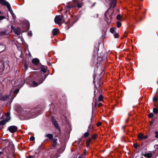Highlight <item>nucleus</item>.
<instances>
[{"instance_id": "nucleus-1", "label": "nucleus", "mask_w": 158, "mask_h": 158, "mask_svg": "<svg viewBox=\"0 0 158 158\" xmlns=\"http://www.w3.org/2000/svg\"><path fill=\"white\" fill-rule=\"evenodd\" d=\"M98 75H95L94 77V83L95 85V89L94 91V95L97 96L99 95V97L97 101L101 102L103 100V97L101 95L102 92V90L101 88V85L100 83V80L101 77H98Z\"/></svg>"}, {"instance_id": "nucleus-2", "label": "nucleus", "mask_w": 158, "mask_h": 158, "mask_svg": "<svg viewBox=\"0 0 158 158\" xmlns=\"http://www.w3.org/2000/svg\"><path fill=\"white\" fill-rule=\"evenodd\" d=\"M64 150V147H61L56 151L55 148L52 149L50 150L51 153L50 156L52 158H57L60 156V154L62 153Z\"/></svg>"}, {"instance_id": "nucleus-3", "label": "nucleus", "mask_w": 158, "mask_h": 158, "mask_svg": "<svg viewBox=\"0 0 158 158\" xmlns=\"http://www.w3.org/2000/svg\"><path fill=\"white\" fill-rule=\"evenodd\" d=\"M54 21L55 23L60 26L61 25L62 23L64 21L63 16L62 15H57L55 17Z\"/></svg>"}, {"instance_id": "nucleus-4", "label": "nucleus", "mask_w": 158, "mask_h": 158, "mask_svg": "<svg viewBox=\"0 0 158 158\" xmlns=\"http://www.w3.org/2000/svg\"><path fill=\"white\" fill-rule=\"evenodd\" d=\"M116 30V28L115 27H112L110 29L109 31L113 35L115 38H118L119 37V35Z\"/></svg>"}, {"instance_id": "nucleus-5", "label": "nucleus", "mask_w": 158, "mask_h": 158, "mask_svg": "<svg viewBox=\"0 0 158 158\" xmlns=\"http://www.w3.org/2000/svg\"><path fill=\"white\" fill-rule=\"evenodd\" d=\"M0 3L3 5L6 6L9 10H10V4L5 0H0Z\"/></svg>"}, {"instance_id": "nucleus-6", "label": "nucleus", "mask_w": 158, "mask_h": 158, "mask_svg": "<svg viewBox=\"0 0 158 158\" xmlns=\"http://www.w3.org/2000/svg\"><path fill=\"white\" fill-rule=\"evenodd\" d=\"M83 5V2H81L80 3H79L78 2L77 5H68V6H66V7H68V8H71L73 7H77L78 8H81L82 6Z\"/></svg>"}, {"instance_id": "nucleus-7", "label": "nucleus", "mask_w": 158, "mask_h": 158, "mask_svg": "<svg viewBox=\"0 0 158 158\" xmlns=\"http://www.w3.org/2000/svg\"><path fill=\"white\" fill-rule=\"evenodd\" d=\"M8 130L10 132L14 133L17 130V128L16 126H12L9 127L8 128Z\"/></svg>"}, {"instance_id": "nucleus-8", "label": "nucleus", "mask_w": 158, "mask_h": 158, "mask_svg": "<svg viewBox=\"0 0 158 158\" xmlns=\"http://www.w3.org/2000/svg\"><path fill=\"white\" fill-rule=\"evenodd\" d=\"M10 96L7 95H4L1 94H0V100L2 101H5L8 100L10 98Z\"/></svg>"}, {"instance_id": "nucleus-9", "label": "nucleus", "mask_w": 158, "mask_h": 158, "mask_svg": "<svg viewBox=\"0 0 158 158\" xmlns=\"http://www.w3.org/2000/svg\"><path fill=\"white\" fill-rule=\"evenodd\" d=\"M116 0H109V6L110 7L114 8L116 6Z\"/></svg>"}, {"instance_id": "nucleus-10", "label": "nucleus", "mask_w": 158, "mask_h": 158, "mask_svg": "<svg viewBox=\"0 0 158 158\" xmlns=\"http://www.w3.org/2000/svg\"><path fill=\"white\" fill-rule=\"evenodd\" d=\"M46 76H45L44 80H42L41 81H40L39 82V83H38L34 81H33L31 84V86H32L33 87H36V86H37L39 85L42 83L43 82V81L46 78Z\"/></svg>"}, {"instance_id": "nucleus-11", "label": "nucleus", "mask_w": 158, "mask_h": 158, "mask_svg": "<svg viewBox=\"0 0 158 158\" xmlns=\"http://www.w3.org/2000/svg\"><path fill=\"white\" fill-rule=\"evenodd\" d=\"M60 32L59 29L55 28L53 29L52 31V33L53 36H55L58 35Z\"/></svg>"}, {"instance_id": "nucleus-12", "label": "nucleus", "mask_w": 158, "mask_h": 158, "mask_svg": "<svg viewBox=\"0 0 158 158\" xmlns=\"http://www.w3.org/2000/svg\"><path fill=\"white\" fill-rule=\"evenodd\" d=\"M109 16V9L105 12L104 14V19L106 22L108 23L109 20H108V16Z\"/></svg>"}, {"instance_id": "nucleus-13", "label": "nucleus", "mask_w": 158, "mask_h": 158, "mask_svg": "<svg viewBox=\"0 0 158 158\" xmlns=\"http://www.w3.org/2000/svg\"><path fill=\"white\" fill-rule=\"evenodd\" d=\"M45 137L47 138V139L52 140L53 138V135L52 134H48L46 135Z\"/></svg>"}, {"instance_id": "nucleus-14", "label": "nucleus", "mask_w": 158, "mask_h": 158, "mask_svg": "<svg viewBox=\"0 0 158 158\" xmlns=\"http://www.w3.org/2000/svg\"><path fill=\"white\" fill-rule=\"evenodd\" d=\"M32 62L35 65H37L39 62V60L37 58H34L32 59Z\"/></svg>"}, {"instance_id": "nucleus-15", "label": "nucleus", "mask_w": 158, "mask_h": 158, "mask_svg": "<svg viewBox=\"0 0 158 158\" xmlns=\"http://www.w3.org/2000/svg\"><path fill=\"white\" fill-rule=\"evenodd\" d=\"M91 124H92V123ZM88 131L91 132H93L94 131V127L92 124H91L89 126Z\"/></svg>"}, {"instance_id": "nucleus-16", "label": "nucleus", "mask_w": 158, "mask_h": 158, "mask_svg": "<svg viewBox=\"0 0 158 158\" xmlns=\"http://www.w3.org/2000/svg\"><path fill=\"white\" fill-rule=\"evenodd\" d=\"M99 102L97 100H96L95 103V106L100 107L102 106V104L101 102Z\"/></svg>"}, {"instance_id": "nucleus-17", "label": "nucleus", "mask_w": 158, "mask_h": 158, "mask_svg": "<svg viewBox=\"0 0 158 158\" xmlns=\"http://www.w3.org/2000/svg\"><path fill=\"white\" fill-rule=\"evenodd\" d=\"M79 2V0H74L72 2L69 3L68 5H76Z\"/></svg>"}, {"instance_id": "nucleus-18", "label": "nucleus", "mask_w": 158, "mask_h": 158, "mask_svg": "<svg viewBox=\"0 0 158 158\" xmlns=\"http://www.w3.org/2000/svg\"><path fill=\"white\" fill-rule=\"evenodd\" d=\"M41 70L44 73H45L48 70V68L47 66H44L42 68Z\"/></svg>"}, {"instance_id": "nucleus-19", "label": "nucleus", "mask_w": 158, "mask_h": 158, "mask_svg": "<svg viewBox=\"0 0 158 158\" xmlns=\"http://www.w3.org/2000/svg\"><path fill=\"white\" fill-rule=\"evenodd\" d=\"M152 155H153L152 153H148L145 155L144 156L148 158H151L152 156Z\"/></svg>"}, {"instance_id": "nucleus-20", "label": "nucleus", "mask_w": 158, "mask_h": 158, "mask_svg": "<svg viewBox=\"0 0 158 158\" xmlns=\"http://www.w3.org/2000/svg\"><path fill=\"white\" fill-rule=\"evenodd\" d=\"M0 35L2 36L7 35L8 34V33L6 31H2L0 33Z\"/></svg>"}, {"instance_id": "nucleus-21", "label": "nucleus", "mask_w": 158, "mask_h": 158, "mask_svg": "<svg viewBox=\"0 0 158 158\" xmlns=\"http://www.w3.org/2000/svg\"><path fill=\"white\" fill-rule=\"evenodd\" d=\"M91 141H92V140L90 139H88V140H87L86 141V144H87L86 147H89V145H90V143L91 142Z\"/></svg>"}, {"instance_id": "nucleus-22", "label": "nucleus", "mask_w": 158, "mask_h": 158, "mask_svg": "<svg viewBox=\"0 0 158 158\" xmlns=\"http://www.w3.org/2000/svg\"><path fill=\"white\" fill-rule=\"evenodd\" d=\"M143 134L140 133L138 136V137L140 139H143Z\"/></svg>"}, {"instance_id": "nucleus-23", "label": "nucleus", "mask_w": 158, "mask_h": 158, "mask_svg": "<svg viewBox=\"0 0 158 158\" xmlns=\"http://www.w3.org/2000/svg\"><path fill=\"white\" fill-rule=\"evenodd\" d=\"M116 18L117 20L122 21L123 20L122 19V16L120 15H118L117 17Z\"/></svg>"}, {"instance_id": "nucleus-24", "label": "nucleus", "mask_w": 158, "mask_h": 158, "mask_svg": "<svg viewBox=\"0 0 158 158\" xmlns=\"http://www.w3.org/2000/svg\"><path fill=\"white\" fill-rule=\"evenodd\" d=\"M52 123H53L54 126L56 127H58V125L57 122L55 120H53Z\"/></svg>"}, {"instance_id": "nucleus-25", "label": "nucleus", "mask_w": 158, "mask_h": 158, "mask_svg": "<svg viewBox=\"0 0 158 158\" xmlns=\"http://www.w3.org/2000/svg\"><path fill=\"white\" fill-rule=\"evenodd\" d=\"M15 33V34L17 35H19L20 34V31L19 30L18 31V29H16L14 30Z\"/></svg>"}, {"instance_id": "nucleus-26", "label": "nucleus", "mask_w": 158, "mask_h": 158, "mask_svg": "<svg viewBox=\"0 0 158 158\" xmlns=\"http://www.w3.org/2000/svg\"><path fill=\"white\" fill-rule=\"evenodd\" d=\"M153 111L154 113L157 114L158 112V109L156 108H153Z\"/></svg>"}, {"instance_id": "nucleus-27", "label": "nucleus", "mask_w": 158, "mask_h": 158, "mask_svg": "<svg viewBox=\"0 0 158 158\" xmlns=\"http://www.w3.org/2000/svg\"><path fill=\"white\" fill-rule=\"evenodd\" d=\"M92 137L93 139H97L98 137V135L96 134H94L92 135Z\"/></svg>"}, {"instance_id": "nucleus-28", "label": "nucleus", "mask_w": 158, "mask_h": 158, "mask_svg": "<svg viewBox=\"0 0 158 158\" xmlns=\"http://www.w3.org/2000/svg\"><path fill=\"white\" fill-rule=\"evenodd\" d=\"M6 122L4 120H3L0 121V125H5Z\"/></svg>"}, {"instance_id": "nucleus-29", "label": "nucleus", "mask_w": 158, "mask_h": 158, "mask_svg": "<svg viewBox=\"0 0 158 158\" xmlns=\"http://www.w3.org/2000/svg\"><path fill=\"white\" fill-rule=\"evenodd\" d=\"M121 23L119 22L118 21L117 22V27H120L121 26Z\"/></svg>"}, {"instance_id": "nucleus-30", "label": "nucleus", "mask_w": 158, "mask_h": 158, "mask_svg": "<svg viewBox=\"0 0 158 158\" xmlns=\"http://www.w3.org/2000/svg\"><path fill=\"white\" fill-rule=\"evenodd\" d=\"M83 135L85 137H86L89 135V133L88 132H86L84 133Z\"/></svg>"}, {"instance_id": "nucleus-31", "label": "nucleus", "mask_w": 158, "mask_h": 158, "mask_svg": "<svg viewBox=\"0 0 158 158\" xmlns=\"http://www.w3.org/2000/svg\"><path fill=\"white\" fill-rule=\"evenodd\" d=\"M6 117H8V120H9L10 119V113L9 112H7L6 114Z\"/></svg>"}, {"instance_id": "nucleus-32", "label": "nucleus", "mask_w": 158, "mask_h": 158, "mask_svg": "<svg viewBox=\"0 0 158 158\" xmlns=\"http://www.w3.org/2000/svg\"><path fill=\"white\" fill-rule=\"evenodd\" d=\"M51 140L53 143H57L56 141L57 140V139L56 138H53Z\"/></svg>"}, {"instance_id": "nucleus-33", "label": "nucleus", "mask_w": 158, "mask_h": 158, "mask_svg": "<svg viewBox=\"0 0 158 158\" xmlns=\"http://www.w3.org/2000/svg\"><path fill=\"white\" fill-rule=\"evenodd\" d=\"M153 114L152 113H150L148 114V116L149 118H152L153 117Z\"/></svg>"}, {"instance_id": "nucleus-34", "label": "nucleus", "mask_w": 158, "mask_h": 158, "mask_svg": "<svg viewBox=\"0 0 158 158\" xmlns=\"http://www.w3.org/2000/svg\"><path fill=\"white\" fill-rule=\"evenodd\" d=\"M155 133L156 135H155V138H158V131H156L155 132Z\"/></svg>"}, {"instance_id": "nucleus-35", "label": "nucleus", "mask_w": 158, "mask_h": 158, "mask_svg": "<svg viewBox=\"0 0 158 158\" xmlns=\"http://www.w3.org/2000/svg\"><path fill=\"white\" fill-rule=\"evenodd\" d=\"M102 124V123L101 122H99L97 124V126L98 127L100 126H101Z\"/></svg>"}, {"instance_id": "nucleus-36", "label": "nucleus", "mask_w": 158, "mask_h": 158, "mask_svg": "<svg viewBox=\"0 0 158 158\" xmlns=\"http://www.w3.org/2000/svg\"><path fill=\"white\" fill-rule=\"evenodd\" d=\"M30 139V140L32 141L35 140V138L33 136H31Z\"/></svg>"}, {"instance_id": "nucleus-37", "label": "nucleus", "mask_w": 158, "mask_h": 158, "mask_svg": "<svg viewBox=\"0 0 158 158\" xmlns=\"http://www.w3.org/2000/svg\"><path fill=\"white\" fill-rule=\"evenodd\" d=\"M153 100L154 102H156L157 100V98L155 97H154L153 98Z\"/></svg>"}, {"instance_id": "nucleus-38", "label": "nucleus", "mask_w": 158, "mask_h": 158, "mask_svg": "<svg viewBox=\"0 0 158 158\" xmlns=\"http://www.w3.org/2000/svg\"><path fill=\"white\" fill-rule=\"evenodd\" d=\"M5 18V17L3 16H0V20H2Z\"/></svg>"}, {"instance_id": "nucleus-39", "label": "nucleus", "mask_w": 158, "mask_h": 158, "mask_svg": "<svg viewBox=\"0 0 158 158\" xmlns=\"http://www.w3.org/2000/svg\"><path fill=\"white\" fill-rule=\"evenodd\" d=\"M57 143H53L52 146L54 147H55Z\"/></svg>"}, {"instance_id": "nucleus-40", "label": "nucleus", "mask_w": 158, "mask_h": 158, "mask_svg": "<svg viewBox=\"0 0 158 158\" xmlns=\"http://www.w3.org/2000/svg\"><path fill=\"white\" fill-rule=\"evenodd\" d=\"M24 67L25 68V69L26 70L27 69V66L26 64H25L24 65Z\"/></svg>"}, {"instance_id": "nucleus-41", "label": "nucleus", "mask_w": 158, "mask_h": 158, "mask_svg": "<svg viewBox=\"0 0 158 158\" xmlns=\"http://www.w3.org/2000/svg\"><path fill=\"white\" fill-rule=\"evenodd\" d=\"M8 117H6V118L5 119V120H5V122H6H6H8V121H9V120H8Z\"/></svg>"}, {"instance_id": "nucleus-42", "label": "nucleus", "mask_w": 158, "mask_h": 158, "mask_svg": "<svg viewBox=\"0 0 158 158\" xmlns=\"http://www.w3.org/2000/svg\"><path fill=\"white\" fill-rule=\"evenodd\" d=\"M127 32L126 31H125L124 33V37H127Z\"/></svg>"}, {"instance_id": "nucleus-43", "label": "nucleus", "mask_w": 158, "mask_h": 158, "mask_svg": "<svg viewBox=\"0 0 158 158\" xmlns=\"http://www.w3.org/2000/svg\"><path fill=\"white\" fill-rule=\"evenodd\" d=\"M79 158H85V157L83 156V155L81 154Z\"/></svg>"}, {"instance_id": "nucleus-44", "label": "nucleus", "mask_w": 158, "mask_h": 158, "mask_svg": "<svg viewBox=\"0 0 158 158\" xmlns=\"http://www.w3.org/2000/svg\"><path fill=\"white\" fill-rule=\"evenodd\" d=\"M86 151L85 150V152H84V153L82 154L83 155V156H84L86 154Z\"/></svg>"}, {"instance_id": "nucleus-45", "label": "nucleus", "mask_w": 158, "mask_h": 158, "mask_svg": "<svg viewBox=\"0 0 158 158\" xmlns=\"http://www.w3.org/2000/svg\"><path fill=\"white\" fill-rule=\"evenodd\" d=\"M134 148H137L138 147L137 145V144H134Z\"/></svg>"}, {"instance_id": "nucleus-46", "label": "nucleus", "mask_w": 158, "mask_h": 158, "mask_svg": "<svg viewBox=\"0 0 158 158\" xmlns=\"http://www.w3.org/2000/svg\"><path fill=\"white\" fill-rule=\"evenodd\" d=\"M9 11H10V12L11 14L12 15H13V14H14V13L13 11L12 10H11V8L10 9V10H9Z\"/></svg>"}, {"instance_id": "nucleus-47", "label": "nucleus", "mask_w": 158, "mask_h": 158, "mask_svg": "<svg viewBox=\"0 0 158 158\" xmlns=\"http://www.w3.org/2000/svg\"><path fill=\"white\" fill-rule=\"evenodd\" d=\"M13 14V15H12V16L13 18L14 19H15L16 18V16L14 14Z\"/></svg>"}, {"instance_id": "nucleus-48", "label": "nucleus", "mask_w": 158, "mask_h": 158, "mask_svg": "<svg viewBox=\"0 0 158 158\" xmlns=\"http://www.w3.org/2000/svg\"><path fill=\"white\" fill-rule=\"evenodd\" d=\"M147 137H148V136L147 135H145L144 136L143 135V139H146L147 138Z\"/></svg>"}, {"instance_id": "nucleus-49", "label": "nucleus", "mask_w": 158, "mask_h": 158, "mask_svg": "<svg viewBox=\"0 0 158 158\" xmlns=\"http://www.w3.org/2000/svg\"><path fill=\"white\" fill-rule=\"evenodd\" d=\"M19 91L18 89H17L15 91V93L17 94L19 92Z\"/></svg>"}, {"instance_id": "nucleus-50", "label": "nucleus", "mask_w": 158, "mask_h": 158, "mask_svg": "<svg viewBox=\"0 0 158 158\" xmlns=\"http://www.w3.org/2000/svg\"><path fill=\"white\" fill-rule=\"evenodd\" d=\"M28 34L29 35L31 36L32 35V34L31 32H28Z\"/></svg>"}, {"instance_id": "nucleus-51", "label": "nucleus", "mask_w": 158, "mask_h": 158, "mask_svg": "<svg viewBox=\"0 0 158 158\" xmlns=\"http://www.w3.org/2000/svg\"><path fill=\"white\" fill-rule=\"evenodd\" d=\"M154 147L156 148L158 147V145H155Z\"/></svg>"}, {"instance_id": "nucleus-52", "label": "nucleus", "mask_w": 158, "mask_h": 158, "mask_svg": "<svg viewBox=\"0 0 158 158\" xmlns=\"http://www.w3.org/2000/svg\"><path fill=\"white\" fill-rule=\"evenodd\" d=\"M99 48H98V47L97 48V49H96V50H97L98 51L99 50Z\"/></svg>"}, {"instance_id": "nucleus-53", "label": "nucleus", "mask_w": 158, "mask_h": 158, "mask_svg": "<svg viewBox=\"0 0 158 158\" xmlns=\"http://www.w3.org/2000/svg\"><path fill=\"white\" fill-rule=\"evenodd\" d=\"M2 152H0V155L2 154Z\"/></svg>"}, {"instance_id": "nucleus-54", "label": "nucleus", "mask_w": 158, "mask_h": 158, "mask_svg": "<svg viewBox=\"0 0 158 158\" xmlns=\"http://www.w3.org/2000/svg\"><path fill=\"white\" fill-rule=\"evenodd\" d=\"M31 156H29L28 157V158H31Z\"/></svg>"}, {"instance_id": "nucleus-55", "label": "nucleus", "mask_w": 158, "mask_h": 158, "mask_svg": "<svg viewBox=\"0 0 158 158\" xmlns=\"http://www.w3.org/2000/svg\"><path fill=\"white\" fill-rule=\"evenodd\" d=\"M152 122L151 123V124H150L151 125H152Z\"/></svg>"}, {"instance_id": "nucleus-56", "label": "nucleus", "mask_w": 158, "mask_h": 158, "mask_svg": "<svg viewBox=\"0 0 158 158\" xmlns=\"http://www.w3.org/2000/svg\"><path fill=\"white\" fill-rule=\"evenodd\" d=\"M130 158H133L132 157H130Z\"/></svg>"}, {"instance_id": "nucleus-57", "label": "nucleus", "mask_w": 158, "mask_h": 158, "mask_svg": "<svg viewBox=\"0 0 158 158\" xmlns=\"http://www.w3.org/2000/svg\"><path fill=\"white\" fill-rule=\"evenodd\" d=\"M1 13V12L0 11V13Z\"/></svg>"}, {"instance_id": "nucleus-58", "label": "nucleus", "mask_w": 158, "mask_h": 158, "mask_svg": "<svg viewBox=\"0 0 158 158\" xmlns=\"http://www.w3.org/2000/svg\"><path fill=\"white\" fill-rule=\"evenodd\" d=\"M83 0H82V1H83Z\"/></svg>"}]
</instances>
